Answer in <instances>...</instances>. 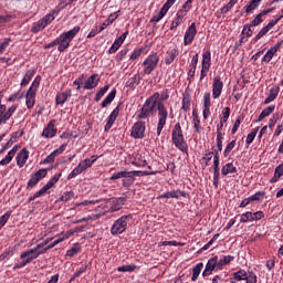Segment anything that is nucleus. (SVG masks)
<instances>
[{"instance_id": "1", "label": "nucleus", "mask_w": 283, "mask_h": 283, "mask_svg": "<svg viewBox=\"0 0 283 283\" xmlns=\"http://www.w3.org/2000/svg\"><path fill=\"white\" fill-rule=\"evenodd\" d=\"M157 109H158V92H155L143 104L142 108L136 115V120H149V117L154 116Z\"/></svg>"}, {"instance_id": "2", "label": "nucleus", "mask_w": 283, "mask_h": 283, "mask_svg": "<svg viewBox=\"0 0 283 283\" xmlns=\"http://www.w3.org/2000/svg\"><path fill=\"white\" fill-rule=\"evenodd\" d=\"M171 140L172 145H175L179 151H182V154H187V151H189V146L187 145V140H185V134H182V126L180 123L175 124L172 127Z\"/></svg>"}, {"instance_id": "3", "label": "nucleus", "mask_w": 283, "mask_h": 283, "mask_svg": "<svg viewBox=\"0 0 283 283\" xmlns=\"http://www.w3.org/2000/svg\"><path fill=\"white\" fill-rule=\"evenodd\" d=\"M80 32H81V27L75 25L70 31L64 32L60 36H57L56 41H57L59 52H65V50H67V48H70V44L72 43V41L74 40L76 34H78Z\"/></svg>"}, {"instance_id": "4", "label": "nucleus", "mask_w": 283, "mask_h": 283, "mask_svg": "<svg viewBox=\"0 0 283 283\" xmlns=\"http://www.w3.org/2000/svg\"><path fill=\"white\" fill-rule=\"evenodd\" d=\"M157 112H158V123H157V136L163 134V129H165V125H167V118H174V108H170V112L167 111V106L165 103H157Z\"/></svg>"}, {"instance_id": "5", "label": "nucleus", "mask_w": 283, "mask_h": 283, "mask_svg": "<svg viewBox=\"0 0 283 283\" xmlns=\"http://www.w3.org/2000/svg\"><path fill=\"white\" fill-rule=\"evenodd\" d=\"M158 63H160V55L156 52H151L142 63V76H149L151 72H154L158 67Z\"/></svg>"}, {"instance_id": "6", "label": "nucleus", "mask_w": 283, "mask_h": 283, "mask_svg": "<svg viewBox=\"0 0 283 283\" xmlns=\"http://www.w3.org/2000/svg\"><path fill=\"white\" fill-rule=\"evenodd\" d=\"M39 255H43V251L36 252V250L30 249L20 254V263H15L13 266V271H18V269H23V266H28L33 260H36Z\"/></svg>"}, {"instance_id": "7", "label": "nucleus", "mask_w": 283, "mask_h": 283, "mask_svg": "<svg viewBox=\"0 0 283 283\" xmlns=\"http://www.w3.org/2000/svg\"><path fill=\"white\" fill-rule=\"evenodd\" d=\"M134 219V214H124L117 220L114 221L111 233L112 235H120V233H125L127 231V222Z\"/></svg>"}, {"instance_id": "8", "label": "nucleus", "mask_w": 283, "mask_h": 283, "mask_svg": "<svg viewBox=\"0 0 283 283\" xmlns=\"http://www.w3.org/2000/svg\"><path fill=\"white\" fill-rule=\"evenodd\" d=\"M3 101V91H0V125H6L10 118H12L14 112H17V105H11L9 108L6 104H1Z\"/></svg>"}, {"instance_id": "9", "label": "nucleus", "mask_w": 283, "mask_h": 283, "mask_svg": "<svg viewBox=\"0 0 283 283\" xmlns=\"http://www.w3.org/2000/svg\"><path fill=\"white\" fill-rule=\"evenodd\" d=\"M147 129V126L143 119H137V122L133 125L130 130L132 138L135 139H143L145 138V130Z\"/></svg>"}, {"instance_id": "10", "label": "nucleus", "mask_w": 283, "mask_h": 283, "mask_svg": "<svg viewBox=\"0 0 283 283\" xmlns=\"http://www.w3.org/2000/svg\"><path fill=\"white\" fill-rule=\"evenodd\" d=\"M120 109H123V103H119L107 117L106 125L104 126V132H108L112 129V127H114V123H116V118H118Z\"/></svg>"}, {"instance_id": "11", "label": "nucleus", "mask_w": 283, "mask_h": 283, "mask_svg": "<svg viewBox=\"0 0 283 283\" xmlns=\"http://www.w3.org/2000/svg\"><path fill=\"white\" fill-rule=\"evenodd\" d=\"M196 34H198V29L196 28V22H192L185 32L184 45H191L196 39Z\"/></svg>"}, {"instance_id": "12", "label": "nucleus", "mask_w": 283, "mask_h": 283, "mask_svg": "<svg viewBox=\"0 0 283 283\" xmlns=\"http://www.w3.org/2000/svg\"><path fill=\"white\" fill-rule=\"evenodd\" d=\"M213 271H220V269H218V255H214L208 260L206 269L202 272V276L209 277Z\"/></svg>"}, {"instance_id": "13", "label": "nucleus", "mask_w": 283, "mask_h": 283, "mask_svg": "<svg viewBox=\"0 0 283 283\" xmlns=\"http://www.w3.org/2000/svg\"><path fill=\"white\" fill-rule=\"evenodd\" d=\"M223 87L224 82H222V77H220V75L216 76L212 83V97L214 99L220 98Z\"/></svg>"}, {"instance_id": "14", "label": "nucleus", "mask_w": 283, "mask_h": 283, "mask_svg": "<svg viewBox=\"0 0 283 283\" xmlns=\"http://www.w3.org/2000/svg\"><path fill=\"white\" fill-rule=\"evenodd\" d=\"M56 126V119H51L46 127H44L42 132V137L43 138H54L56 136L59 129L55 128Z\"/></svg>"}, {"instance_id": "15", "label": "nucleus", "mask_w": 283, "mask_h": 283, "mask_svg": "<svg viewBox=\"0 0 283 283\" xmlns=\"http://www.w3.org/2000/svg\"><path fill=\"white\" fill-rule=\"evenodd\" d=\"M251 279V272L248 274L245 270H239L232 274L230 283L248 282Z\"/></svg>"}, {"instance_id": "16", "label": "nucleus", "mask_w": 283, "mask_h": 283, "mask_svg": "<svg viewBox=\"0 0 283 283\" xmlns=\"http://www.w3.org/2000/svg\"><path fill=\"white\" fill-rule=\"evenodd\" d=\"M98 83H101V77L97 73L92 74L88 76L86 82L83 85L84 90H95V87H98Z\"/></svg>"}, {"instance_id": "17", "label": "nucleus", "mask_w": 283, "mask_h": 283, "mask_svg": "<svg viewBox=\"0 0 283 283\" xmlns=\"http://www.w3.org/2000/svg\"><path fill=\"white\" fill-rule=\"evenodd\" d=\"M28 158H30V151L27 148H23L15 157L17 165L21 169L28 163Z\"/></svg>"}, {"instance_id": "18", "label": "nucleus", "mask_w": 283, "mask_h": 283, "mask_svg": "<svg viewBox=\"0 0 283 283\" xmlns=\"http://www.w3.org/2000/svg\"><path fill=\"white\" fill-rule=\"evenodd\" d=\"M70 235H72V233H70V232L59 235L54 242H52L51 244H49L42 249V253H48V251H50V249H54V247H56V244H61V242H64V240H67L70 238Z\"/></svg>"}, {"instance_id": "19", "label": "nucleus", "mask_w": 283, "mask_h": 283, "mask_svg": "<svg viewBox=\"0 0 283 283\" xmlns=\"http://www.w3.org/2000/svg\"><path fill=\"white\" fill-rule=\"evenodd\" d=\"M67 98H72V90L71 88H67L65 92L57 94L55 97V103H56V105L63 106L67 102Z\"/></svg>"}, {"instance_id": "20", "label": "nucleus", "mask_w": 283, "mask_h": 283, "mask_svg": "<svg viewBox=\"0 0 283 283\" xmlns=\"http://www.w3.org/2000/svg\"><path fill=\"white\" fill-rule=\"evenodd\" d=\"M142 75L140 73H136L134 76H132L130 78H128L126 81L125 87H128V90H136V87H138V85H140V81H142Z\"/></svg>"}, {"instance_id": "21", "label": "nucleus", "mask_w": 283, "mask_h": 283, "mask_svg": "<svg viewBox=\"0 0 283 283\" xmlns=\"http://www.w3.org/2000/svg\"><path fill=\"white\" fill-rule=\"evenodd\" d=\"M132 176H138V171H127L122 170L119 172H115L111 176L109 180H120V178H132Z\"/></svg>"}, {"instance_id": "22", "label": "nucleus", "mask_w": 283, "mask_h": 283, "mask_svg": "<svg viewBox=\"0 0 283 283\" xmlns=\"http://www.w3.org/2000/svg\"><path fill=\"white\" fill-rule=\"evenodd\" d=\"M120 10L113 12L108 15V18L99 25V32H103L108 25H112L114 23L115 19H118Z\"/></svg>"}, {"instance_id": "23", "label": "nucleus", "mask_w": 283, "mask_h": 283, "mask_svg": "<svg viewBox=\"0 0 283 283\" xmlns=\"http://www.w3.org/2000/svg\"><path fill=\"white\" fill-rule=\"evenodd\" d=\"M159 198H176L178 200L179 198H187V192L181 190H172L160 195Z\"/></svg>"}, {"instance_id": "24", "label": "nucleus", "mask_w": 283, "mask_h": 283, "mask_svg": "<svg viewBox=\"0 0 283 283\" xmlns=\"http://www.w3.org/2000/svg\"><path fill=\"white\" fill-rule=\"evenodd\" d=\"M280 94V86H272L270 88V94L269 96L264 99L263 105H269L277 98V95Z\"/></svg>"}, {"instance_id": "25", "label": "nucleus", "mask_w": 283, "mask_h": 283, "mask_svg": "<svg viewBox=\"0 0 283 283\" xmlns=\"http://www.w3.org/2000/svg\"><path fill=\"white\" fill-rule=\"evenodd\" d=\"M260 3H262V0H251L244 7L245 14H253L254 10H258V8H260Z\"/></svg>"}, {"instance_id": "26", "label": "nucleus", "mask_w": 283, "mask_h": 283, "mask_svg": "<svg viewBox=\"0 0 283 283\" xmlns=\"http://www.w3.org/2000/svg\"><path fill=\"white\" fill-rule=\"evenodd\" d=\"M149 52V46H142L139 49H135L130 54V61H137L140 59L143 54H147Z\"/></svg>"}, {"instance_id": "27", "label": "nucleus", "mask_w": 283, "mask_h": 283, "mask_svg": "<svg viewBox=\"0 0 283 283\" xmlns=\"http://www.w3.org/2000/svg\"><path fill=\"white\" fill-rule=\"evenodd\" d=\"M233 260H235L233 255H221L220 259H218V269L222 271V269L229 265L230 262H233Z\"/></svg>"}, {"instance_id": "28", "label": "nucleus", "mask_w": 283, "mask_h": 283, "mask_svg": "<svg viewBox=\"0 0 283 283\" xmlns=\"http://www.w3.org/2000/svg\"><path fill=\"white\" fill-rule=\"evenodd\" d=\"M275 112V105H270L268 107H265L261 114L259 115L258 119L255 120V123H262V120H264V118L271 116V114Z\"/></svg>"}, {"instance_id": "29", "label": "nucleus", "mask_w": 283, "mask_h": 283, "mask_svg": "<svg viewBox=\"0 0 283 283\" xmlns=\"http://www.w3.org/2000/svg\"><path fill=\"white\" fill-rule=\"evenodd\" d=\"M178 54H180V51H178V49H172L168 51L165 56L166 65H171V63L176 61V57L178 56Z\"/></svg>"}, {"instance_id": "30", "label": "nucleus", "mask_w": 283, "mask_h": 283, "mask_svg": "<svg viewBox=\"0 0 283 283\" xmlns=\"http://www.w3.org/2000/svg\"><path fill=\"white\" fill-rule=\"evenodd\" d=\"M229 174H238V168L233 163H228L221 168V175L223 177L229 176Z\"/></svg>"}, {"instance_id": "31", "label": "nucleus", "mask_w": 283, "mask_h": 283, "mask_svg": "<svg viewBox=\"0 0 283 283\" xmlns=\"http://www.w3.org/2000/svg\"><path fill=\"white\" fill-rule=\"evenodd\" d=\"M36 103V93H32L30 91L25 94V105L29 109H32Z\"/></svg>"}, {"instance_id": "32", "label": "nucleus", "mask_w": 283, "mask_h": 283, "mask_svg": "<svg viewBox=\"0 0 283 283\" xmlns=\"http://www.w3.org/2000/svg\"><path fill=\"white\" fill-rule=\"evenodd\" d=\"M269 12H271V9L268 10H263L261 11L259 14H256V17L250 22V25H252V28H256V25H260V23H262L264 20L262 19V17H266V14H269Z\"/></svg>"}, {"instance_id": "33", "label": "nucleus", "mask_w": 283, "mask_h": 283, "mask_svg": "<svg viewBox=\"0 0 283 283\" xmlns=\"http://www.w3.org/2000/svg\"><path fill=\"white\" fill-rule=\"evenodd\" d=\"M192 124L195 132L200 134L202 132V126L200 125V116H198V111L196 109L192 111Z\"/></svg>"}, {"instance_id": "34", "label": "nucleus", "mask_w": 283, "mask_h": 283, "mask_svg": "<svg viewBox=\"0 0 283 283\" xmlns=\"http://www.w3.org/2000/svg\"><path fill=\"white\" fill-rule=\"evenodd\" d=\"M202 269H205V264H203L202 262L197 263V264L192 268L191 282H196V280H198V277H200V273L202 272Z\"/></svg>"}, {"instance_id": "35", "label": "nucleus", "mask_w": 283, "mask_h": 283, "mask_svg": "<svg viewBox=\"0 0 283 283\" xmlns=\"http://www.w3.org/2000/svg\"><path fill=\"white\" fill-rule=\"evenodd\" d=\"M34 74H36L35 71H32V70L27 71V73L24 74L20 83V87H25L27 85H29L30 81H32V78L34 77Z\"/></svg>"}, {"instance_id": "36", "label": "nucleus", "mask_w": 283, "mask_h": 283, "mask_svg": "<svg viewBox=\"0 0 283 283\" xmlns=\"http://www.w3.org/2000/svg\"><path fill=\"white\" fill-rule=\"evenodd\" d=\"M201 67L211 69V51H205L202 54Z\"/></svg>"}, {"instance_id": "37", "label": "nucleus", "mask_w": 283, "mask_h": 283, "mask_svg": "<svg viewBox=\"0 0 283 283\" xmlns=\"http://www.w3.org/2000/svg\"><path fill=\"white\" fill-rule=\"evenodd\" d=\"M116 98V88H113L111 93L102 102V107L105 108L107 105H112V102Z\"/></svg>"}, {"instance_id": "38", "label": "nucleus", "mask_w": 283, "mask_h": 283, "mask_svg": "<svg viewBox=\"0 0 283 283\" xmlns=\"http://www.w3.org/2000/svg\"><path fill=\"white\" fill-rule=\"evenodd\" d=\"M83 248L81 247V243H75L70 250L66 251L67 258H74V255H77V253H81Z\"/></svg>"}, {"instance_id": "39", "label": "nucleus", "mask_w": 283, "mask_h": 283, "mask_svg": "<svg viewBox=\"0 0 283 283\" xmlns=\"http://www.w3.org/2000/svg\"><path fill=\"white\" fill-rule=\"evenodd\" d=\"M283 45V40L276 42L272 48H270L268 50V52L265 53V55L271 56L273 59V56H275V54L277 53V51L280 50V48H282Z\"/></svg>"}, {"instance_id": "40", "label": "nucleus", "mask_w": 283, "mask_h": 283, "mask_svg": "<svg viewBox=\"0 0 283 283\" xmlns=\"http://www.w3.org/2000/svg\"><path fill=\"white\" fill-rule=\"evenodd\" d=\"M281 176H283V164L279 165L275 170H274V176L273 178L270 180V182L273 185L275 182H277L281 178Z\"/></svg>"}, {"instance_id": "41", "label": "nucleus", "mask_w": 283, "mask_h": 283, "mask_svg": "<svg viewBox=\"0 0 283 283\" xmlns=\"http://www.w3.org/2000/svg\"><path fill=\"white\" fill-rule=\"evenodd\" d=\"M211 158H213V151H208L202 157L201 167L202 169H207L209 167V163H211Z\"/></svg>"}, {"instance_id": "42", "label": "nucleus", "mask_w": 283, "mask_h": 283, "mask_svg": "<svg viewBox=\"0 0 283 283\" xmlns=\"http://www.w3.org/2000/svg\"><path fill=\"white\" fill-rule=\"evenodd\" d=\"M266 198L265 191H256L254 195L250 196V200L252 202H262Z\"/></svg>"}, {"instance_id": "43", "label": "nucleus", "mask_w": 283, "mask_h": 283, "mask_svg": "<svg viewBox=\"0 0 283 283\" xmlns=\"http://www.w3.org/2000/svg\"><path fill=\"white\" fill-rule=\"evenodd\" d=\"M39 85H41V76L40 75H38L33 80V82H32L31 86L29 87L28 92L36 94V92L39 91Z\"/></svg>"}, {"instance_id": "44", "label": "nucleus", "mask_w": 283, "mask_h": 283, "mask_svg": "<svg viewBox=\"0 0 283 283\" xmlns=\"http://www.w3.org/2000/svg\"><path fill=\"white\" fill-rule=\"evenodd\" d=\"M62 174L59 172L56 175H54L44 187H46V189L50 191V189H52V187L55 186L56 182H59V180L61 179Z\"/></svg>"}, {"instance_id": "45", "label": "nucleus", "mask_w": 283, "mask_h": 283, "mask_svg": "<svg viewBox=\"0 0 283 283\" xmlns=\"http://www.w3.org/2000/svg\"><path fill=\"white\" fill-rule=\"evenodd\" d=\"M45 24L43 23L42 20H39L38 22H35L33 24V27L31 28V32H33V34H38V32H42V30H45Z\"/></svg>"}, {"instance_id": "46", "label": "nucleus", "mask_w": 283, "mask_h": 283, "mask_svg": "<svg viewBox=\"0 0 283 283\" xmlns=\"http://www.w3.org/2000/svg\"><path fill=\"white\" fill-rule=\"evenodd\" d=\"M109 91V84L105 85L104 87H102L95 95V103H98L101 101V98H103V96H105V94H107V92Z\"/></svg>"}, {"instance_id": "47", "label": "nucleus", "mask_w": 283, "mask_h": 283, "mask_svg": "<svg viewBox=\"0 0 283 283\" xmlns=\"http://www.w3.org/2000/svg\"><path fill=\"white\" fill-rule=\"evenodd\" d=\"M240 222L241 223H249L253 222V212L247 211L240 216Z\"/></svg>"}, {"instance_id": "48", "label": "nucleus", "mask_w": 283, "mask_h": 283, "mask_svg": "<svg viewBox=\"0 0 283 283\" xmlns=\"http://www.w3.org/2000/svg\"><path fill=\"white\" fill-rule=\"evenodd\" d=\"M258 132H260V127H255L250 134H248L245 139V145H251L253 140H255V137L258 136Z\"/></svg>"}, {"instance_id": "49", "label": "nucleus", "mask_w": 283, "mask_h": 283, "mask_svg": "<svg viewBox=\"0 0 283 283\" xmlns=\"http://www.w3.org/2000/svg\"><path fill=\"white\" fill-rule=\"evenodd\" d=\"M117 271L119 273H132L136 271V265L135 264H129V265H122L117 268Z\"/></svg>"}, {"instance_id": "50", "label": "nucleus", "mask_w": 283, "mask_h": 283, "mask_svg": "<svg viewBox=\"0 0 283 283\" xmlns=\"http://www.w3.org/2000/svg\"><path fill=\"white\" fill-rule=\"evenodd\" d=\"M235 148V139H233L232 142H230L224 150H223V158H229V155L231 154V151H233V149Z\"/></svg>"}, {"instance_id": "51", "label": "nucleus", "mask_w": 283, "mask_h": 283, "mask_svg": "<svg viewBox=\"0 0 283 283\" xmlns=\"http://www.w3.org/2000/svg\"><path fill=\"white\" fill-rule=\"evenodd\" d=\"M120 45H123V42H120L118 39L114 41L112 46L108 49V54H116L118 50H120Z\"/></svg>"}, {"instance_id": "52", "label": "nucleus", "mask_w": 283, "mask_h": 283, "mask_svg": "<svg viewBox=\"0 0 283 283\" xmlns=\"http://www.w3.org/2000/svg\"><path fill=\"white\" fill-rule=\"evenodd\" d=\"M165 101H169V90L167 88L158 93L157 103H165Z\"/></svg>"}, {"instance_id": "53", "label": "nucleus", "mask_w": 283, "mask_h": 283, "mask_svg": "<svg viewBox=\"0 0 283 283\" xmlns=\"http://www.w3.org/2000/svg\"><path fill=\"white\" fill-rule=\"evenodd\" d=\"M81 174H83V168L77 165L67 176V180H72V178H76V176H81Z\"/></svg>"}, {"instance_id": "54", "label": "nucleus", "mask_w": 283, "mask_h": 283, "mask_svg": "<svg viewBox=\"0 0 283 283\" xmlns=\"http://www.w3.org/2000/svg\"><path fill=\"white\" fill-rule=\"evenodd\" d=\"M11 216H12V211H8L0 217V229H3V227H6Z\"/></svg>"}, {"instance_id": "55", "label": "nucleus", "mask_w": 283, "mask_h": 283, "mask_svg": "<svg viewBox=\"0 0 283 283\" xmlns=\"http://www.w3.org/2000/svg\"><path fill=\"white\" fill-rule=\"evenodd\" d=\"M113 205H114V211H118L120 210V208L123 207V205H125V198L119 197L117 199H113Z\"/></svg>"}, {"instance_id": "56", "label": "nucleus", "mask_w": 283, "mask_h": 283, "mask_svg": "<svg viewBox=\"0 0 283 283\" xmlns=\"http://www.w3.org/2000/svg\"><path fill=\"white\" fill-rule=\"evenodd\" d=\"M190 107H191V98L189 96H184L181 109L184 112H189Z\"/></svg>"}, {"instance_id": "57", "label": "nucleus", "mask_w": 283, "mask_h": 283, "mask_svg": "<svg viewBox=\"0 0 283 283\" xmlns=\"http://www.w3.org/2000/svg\"><path fill=\"white\" fill-rule=\"evenodd\" d=\"M33 176L41 182V180H43V178L48 176V169H39L36 172L33 174Z\"/></svg>"}, {"instance_id": "58", "label": "nucleus", "mask_w": 283, "mask_h": 283, "mask_svg": "<svg viewBox=\"0 0 283 283\" xmlns=\"http://www.w3.org/2000/svg\"><path fill=\"white\" fill-rule=\"evenodd\" d=\"M74 198V191H65L60 197V202H67L69 200H72Z\"/></svg>"}, {"instance_id": "59", "label": "nucleus", "mask_w": 283, "mask_h": 283, "mask_svg": "<svg viewBox=\"0 0 283 283\" xmlns=\"http://www.w3.org/2000/svg\"><path fill=\"white\" fill-rule=\"evenodd\" d=\"M12 42V39L10 38H6L1 44H0V54H3V52H6V50H8V48L10 46V43Z\"/></svg>"}, {"instance_id": "60", "label": "nucleus", "mask_w": 283, "mask_h": 283, "mask_svg": "<svg viewBox=\"0 0 283 283\" xmlns=\"http://www.w3.org/2000/svg\"><path fill=\"white\" fill-rule=\"evenodd\" d=\"M39 182V179L34 175H31V178L29 179L27 185V189H34V187L38 186Z\"/></svg>"}, {"instance_id": "61", "label": "nucleus", "mask_w": 283, "mask_h": 283, "mask_svg": "<svg viewBox=\"0 0 283 283\" xmlns=\"http://www.w3.org/2000/svg\"><path fill=\"white\" fill-rule=\"evenodd\" d=\"M80 168H82L83 171H86V169H90L92 167L93 161L90 158L84 159L82 163L78 164Z\"/></svg>"}, {"instance_id": "62", "label": "nucleus", "mask_w": 283, "mask_h": 283, "mask_svg": "<svg viewBox=\"0 0 283 283\" xmlns=\"http://www.w3.org/2000/svg\"><path fill=\"white\" fill-rule=\"evenodd\" d=\"M55 19L54 14H46L44 18H42L40 21H42V23L48 28V25H50V23H52Z\"/></svg>"}, {"instance_id": "63", "label": "nucleus", "mask_w": 283, "mask_h": 283, "mask_svg": "<svg viewBox=\"0 0 283 283\" xmlns=\"http://www.w3.org/2000/svg\"><path fill=\"white\" fill-rule=\"evenodd\" d=\"M224 140V137L222 136V133H219V135H217V149H214V151H218L220 154V151H222V142Z\"/></svg>"}, {"instance_id": "64", "label": "nucleus", "mask_w": 283, "mask_h": 283, "mask_svg": "<svg viewBox=\"0 0 283 283\" xmlns=\"http://www.w3.org/2000/svg\"><path fill=\"white\" fill-rule=\"evenodd\" d=\"M125 179H123L122 185L123 187H132V185H134V176L130 177H124Z\"/></svg>"}]
</instances>
